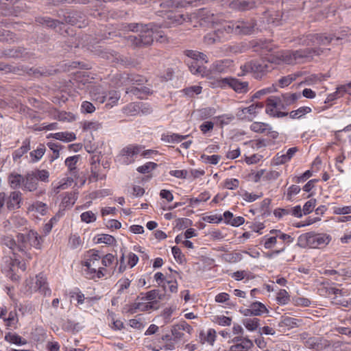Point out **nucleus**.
I'll return each mask as SVG.
<instances>
[{"label":"nucleus","instance_id":"f257e3e1","mask_svg":"<svg viewBox=\"0 0 351 351\" xmlns=\"http://www.w3.org/2000/svg\"><path fill=\"white\" fill-rule=\"evenodd\" d=\"M154 26L153 23H131L122 24L120 29L137 33V35L128 36L125 39L132 49H139L149 47L153 43Z\"/></svg>","mask_w":351,"mask_h":351},{"label":"nucleus","instance_id":"f03ea898","mask_svg":"<svg viewBox=\"0 0 351 351\" xmlns=\"http://www.w3.org/2000/svg\"><path fill=\"white\" fill-rule=\"evenodd\" d=\"M23 231L24 232L18 233L16 236L17 239V250L22 252L28 259H31L32 256L28 251L32 247L40 249L42 237L38 235L37 232L33 230L25 228Z\"/></svg>","mask_w":351,"mask_h":351},{"label":"nucleus","instance_id":"7ed1b4c3","mask_svg":"<svg viewBox=\"0 0 351 351\" xmlns=\"http://www.w3.org/2000/svg\"><path fill=\"white\" fill-rule=\"evenodd\" d=\"M323 52L321 48H306L295 51H289L285 53L284 61L289 64L303 62L304 58H312L313 55L319 56Z\"/></svg>","mask_w":351,"mask_h":351},{"label":"nucleus","instance_id":"20e7f679","mask_svg":"<svg viewBox=\"0 0 351 351\" xmlns=\"http://www.w3.org/2000/svg\"><path fill=\"white\" fill-rule=\"evenodd\" d=\"M157 14L162 18V23L159 25L160 27L169 28L171 26H176L182 24L185 20V16L174 10H159Z\"/></svg>","mask_w":351,"mask_h":351},{"label":"nucleus","instance_id":"39448f33","mask_svg":"<svg viewBox=\"0 0 351 351\" xmlns=\"http://www.w3.org/2000/svg\"><path fill=\"white\" fill-rule=\"evenodd\" d=\"M332 40V38L330 36H323L321 34H308L300 38L299 44L303 46L314 47L313 48H317V47L329 44Z\"/></svg>","mask_w":351,"mask_h":351},{"label":"nucleus","instance_id":"423d86ee","mask_svg":"<svg viewBox=\"0 0 351 351\" xmlns=\"http://www.w3.org/2000/svg\"><path fill=\"white\" fill-rule=\"evenodd\" d=\"M219 83L221 87L228 86L238 93H246L249 91V83L242 82L236 77L221 78Z\"/></svg>","mask_w":351,"mask_h":351},{"label":"nucleus","instance_id":"0eeeda50","mask_svg":"<svg viewBox=\"0 0 351 351\" xmlns=\"http://www.w3.org/2000/svg\"><path fill=\"white\" fill-rule=\"evenodd\" d=\"M236 23V35H250L254 32L256 26V20H239Z\"/></svg>","mask_w":351,"mask_h":351},{"label":"nucleus","instance_id":"6e6552de","mask_svg":"<svg viewBox=\"0 0 351 351\" xmlns=\"http://www.w3.org/2000/svg\"><path fill=\"white\" fill-rule=\"evenodd\" d=\"M86 16L80 11L73 10L66 12L64 14L63 23L70 24L71 25H78L79 27L84 24Z\"/></svg>","mask_w":351,"mask_h":351},{"label":"nucleus","instance_id":"1a4fd4ad","mask_svg":"<svg viewBox=\"0 0 351 351\" xmlns=\"http://www.w3.org/2000/svg\"><path fill=\"white\" fill-rule=\"evenodd\" d=\"M6 209L9 211L21 208L22 203V193L19 191H14L6 195Z\"/></svg>","mask_w":351,"mask_h":351},{"label":"nucleus","instance_id":"9d476101","mask_svg":"<svg viewBox=\"0 0 351 351\" xmlns=\"http://www.w3.org/2000/svg\"><path fill=\"white\" fill-rule=\"evenodd\" d=\"M192 330V327L185 321L180 322L172 327L171 333L173 341L176 342L184 338V333L183 331H186L187 333L190 334Z\"/></svg>","mask_w":351,"mask_h":351},{"label":"nucleus","instance_id":"9b49d317","mask_svg":"<svg viewBox=\"0 0 351 351\" xmlns=\"http://www.w3.org/2000/svg\"><path fill=\"white\" fill-rule=\"evenodd\" d=\"M232 341L234 344L230 346V351H247L253 346L251 340L242 336L234 337Z\"/></svg>","mask_w":351,"mask_h":351},{"label":"nucleus","instance_id":"f8f14e48","mask_svg":"<svg viewBox=\"0 0 351 351\" xmlns=\"http://www.w3.org/2000/svg\"><path fill=\"white\" fill-rule=\"evenodd\" d=\"M230 9L239 12H245L256 7L253 0H234L229 3Z\"/></svg>","mask_w":351,"mask_h":351},{"label":"nucleus","instance_id":"ddd939ff","mask_svg":"<svg viewBox=\"0 0 351 351\" xmlns=\"http://www.w3.org/2000/svg\"><path fill=\"white\" fill-rule=\"evenodd\" d=\"M252 47L256 52H259L262 55H267L268 53L274 51V45L269 41L258 40L252 43Z\"/></svg>","mask_w":351,"mask_h":351},{"label":"nucleus","instance_id":"4468645a","mask_svg":"<svg viewBox=\"0 0 351 351\" xmlns=\"http://www.w3.org/2000/svg\"><path fill=\"white\" fill-rule=\"evenodd\" d=\"M35 21L40 24V25H45L47 27H49V28H51V29H56V28H59L58 30H57L58 32H60V34H62L60 32L61 29H62V25L64 24L63 22H60V21L58 20H56V19H51L50 17H48V16H38V17H36L35 19Z\"/></svg>","mask_w":351,"mask_h":351},{"label":"nucleus","instance_id":"2eb2a0df","mask_svg":"<svg viewBox=\"0 0 351 351\" xmlns=\"http://www.w3.org/2000/svg\"><path fill=\"white\" fill-rule=\"evenodd\" d=\"M2 53L6 58H27L29 57V53L25 48L21 47L5 49Z\"/></svg>","mask_w":351,"mask_h":351},{"label":"nucleus","instance_id":"dca6fc26","mask_svg":"<svg viewBox=\"0 0 351 351\" xmlns=\"http://www.w3.org/2000/svg\"><path fill=\"white\" fill-rule=\"evenodd\" d=\"M305 345L308 348L315 349L316 350H321L328 346L326 340H323L321 338L315 337L308 338L306 341Z\"/></svg>","mask_w":351,"mask_h":351},{"label":"nucleus","instance_id":"f3484780","mask_svg":"<svg viewBox=\"0 0 351 351\" xmlns=\"http://www.w3.org/2000/svg\"><path fill=\"white\" fill-rule=\"evenodd\" d=\"M308 241L309 247L312 248H317L328 243V237L313 232H310V239Z\"/></svg>","mask_w":351,"mask_h":351},{"label":"nucleus","instance_id":"a211bd4d","mask_svg":"<svg viewBox=\"0 0 351 351\" xmlns=\"http://www.w3.org/2000/svg\"><path fill=\"white\" fill-rule=\"evenodd\" d=\"M252 73L254 78L261 79L267 73L268 65L267 64L258 63L256 61H252Z\"/></svg>","mask_w":351,"mask_h":351},{"label":"nucleus","instance_id":"6ab92c4d","mask_svg":"<svg viewBox=\"0 0 351 351\" xmlns=\"http://www.w3.org/2000/svg\"><path fill=\"white\" fill-rule=\"evenodd\" d=\"M121 79L123 80L122 83L128 84L131 83L132 84H143L145 81V77L141 75L136 74H128L123 73L121 75Z\"/></svg>","mask_w":351,"mask_h":351},{"label":"nucleus","instance_id":"aec40b11","mask_svg":"<svg viewBox=\"0 0 351 351\" xmlns=\"http://www.w3.org/2000/svg\"><path fill=\"white\" fill-rule=\"evenodd\" d=\"M36 285L39 291L41 292L43 295H46L47 294H51V290L48 287L46 278L43 274H39L36 276Z\"/></svg>","mask_w":351,"mask_h":351},{"label":"nucleus","instance_id":"412c9836","mask_svg":"<svg viewBox=\"0 0 351 351\" xmlns=\"http://www.w3.org/2000/svg\"><path fill=\"white\" fill-rule=\"evenodd\" d=\"M23 184L24 188L29 191H34L37 189L38 182L32 172L25 176V178H23Z\"/></svg>","mask_w":351,"mask_h":351},{"label":"nucleus","instance_id":"4be33fe9","mask_svg":"<svg viewBox=\"0 0 351 351\" xmlns=\"http://www.w3.org/2000/svg\"><path fill=\"white\" fill-rule=\"evenodd\" d=\"M232 63V60L229 59L217 60L213 64L211 70L217 73H223L227 68L231 66Z\"/></svg>","mask_w":351,"mask_h":351},{"label":"nucleus","instance_id":"5701e85b","mask_svg":"<svg viewBox=\"0 0 351 351\" xmlns=\"http://www.w3.org/2000/svg\"><path fill=\"white\" fill-rule=\"evenodd\" d=\"M300 322V320L289 316H282L281 321L278 324V326L282 329L285 327L292 328L298 327L299 326L298 322Z\"/></svg>","mask_w":351,"mask_h":351},{"label":"nucleus","instance_id":"b1692460","mask_svg":"<svg viewBox=\"0 0 351 351\" xmlns=\"http://www.w3.org/2000/svg\"><path fill=\"white\" fill-rule=\"evenodd\" d=\"M197 16L201 21L206 23H215L216 16L214 14L210 13V11L206 9H201L198 11Z\"/></svg>","mask_w":351,"mask_h":351},{"label":"nucleus","instance_id":"393cba45","mask_svg":"<svg viewBox=\"0 0 351 351\" xmlns=\"http://www.w3.org/2000/svg\"><path fill=\"white\" fill-rule=\"evenodd\" d=\"M301 97L300 93H286L282 95V108H285V106H291L298 99Z\"/></svg>","mask_w":351,"mask_h":351},{"label":"nucleus","instance_id":"a878e982","mask_svg":"<svg viewBox=\"0 0 351 351\" xmlns=\"http://www.w3.org/2000/svg\"><path fill=\"white\" fill-rule=\"evenodd\" d=\"M23 177L19 173H12L8 176V181L12 189H16L23 184Z\"/></svg>","mask_w":351,"mask_h":351},{"label":"nucleus","instance_id":"bb28decb","mask_svg":"<svg viewBox=\"0 0 351 351\" xmlns=\"http://www.w3.org/2000/svg\"><path fill=\"white\" fill-rule=\"evenodd\" d=\"M51 136L57 140L65 141V142H71L74 141L76 138V136L73 132H57L55 134H51Z\"/></svg>","mask_w":351,"mask_h":351},{"label":"nucleus","instance_id":"cd10ccee","mask_svg":"<svg viewBox=\"0 0 351 351\" xmlns=\"http://www.w3.org/2000/svg\"><path fill=\"white\" fill-rule=\"evenodd\" d=\"M5 340L16 345H25L27 341L15 333L8 332L5 336Z\"/></svg>","mask_w":351,"mask_h":351},{"label":"nucleus","instance_id":"c85d7f7f","mask_svg":"<svg viewBox=\"0 0 351 351\" xmlns=\"http://www.w3.org/2000/svg\"><path fill=\"white\" fill-rule=\"evenodd\" d=\"M30 149V142L26 139L23 142V145L18 149H16L13 154V159L16 160L19 159L23 154L27 153Z\"/></svg>","mask_w":351,"mask_h":351},{"label":"nucleus","instance_id":"c756f323","mask_svg":"<svg viewBox=\"0 0 351 351\" xmlns=\"http://www.w3.org/2000/svg\"><path fill=\"white\" fill-rule=\"evenodd\" d=\"M250 307L252 308V314L255 316H258L263 314V313H267L268 310L265 307V306L260 302H253Z\"/></svg>","mask_w":351,"mask_h":351},{"label":"nucleus","instance_id":"7c9ffc66","mask_svg":"<svg viewBox=\"0 0 351 351\" xmlns=\"http://www.w3.org/2000/svg\"><path fill=\"white\" fill-rule=\"evenodd\" d=\"M259 321L258 318H246L243 319V324L247 330L254 331L258 328Z\"/></svg>","mask_w":351,"mask_h":351},{"label":"nucleus","instance_id":"2f4dec72","mask_svg":"<svg viewBox=\"0 0 351 351\" xmlns=\"http://www.w3.org/2000/svg\"><path fill=\"white\" fill-rule=\"evenodd\" d=\"M142 104L131 103L124 108V113L128 116H133L141 110Z\"/></svg>","mask_w":351,"mask_h":351},{"label":"nucleus","instance_id":"473e14b6","mask_svg":"<svg viewBox=\"0 0 351 351\" xmlns=\"http://www.w3.org/2000/svg\"><path fill=\"white\" fill-rule=\"evenodd\" d=\"M47 147L53 151V155L51 156L50 161L53 162L54 160L59 157V149H62L63 146L59 143L49 142L47 143Z\"/></svg>","mask_w":351,"mask_h":351},{"label":"nucleus","instance_id":"72a5a7b5","mask_svg":"<svg viewBox=\"0 0 351 351\" xmlns=\"http://www.w3.org/2000/svg\"><path fill=\"white\" fill-rule=\"evenodd\" d=\"M156 298H158V300H162L163 295L160 294L159 290L153 289V290H151V291L147 292L145 293V297L141 298V300L146 299L147 300H151V302H152V301H155Z\"/></svg>","mask_w":351,"mask_h":351},{"label":"nucleus","instance_id":"f704fd0d","mask_svg":"<svg viewBox=\"0 0 351 351\" xmlns=\"http://www.w3.org/2000/svg\"><path fill=\"white\" fill-rule=\"evenodd\" d=\"M45 152V147L44 145L40 146L36 149L30 152V156L33 162H36L40 159Z\"/></svg>","mask_w":351,"mask_h":351},{"label":"nucleus","instance_id":"c9c22d12","mask_svg":"<svg viewBox=\"0 0 351 351\" xmlns=\"http://www.w3.org/2000/svg\"><path fill=\"white\" fill-rule=\"evenodd\" d=\"M311 112V108L309 107H301L296 110H293L289 113L291 119H296Z\"/></svg>","mask_w":351,"mask_h":351},{"label":"nucleus","instance_id":"e433bc0d","mask_svg":"<svg viewBox=\"0 0 351 351\" xmlns=\"http://www.w3.org/2000/svg\"><path fill=\"white\" fill-rule=\"evenodd\" d=\"M300 75L299 73H297V74H292V75H289L287 76H285V77H282V78H280L278 81L279 82V85L281 86V87H285V86H289L292 82H293L294 80H295V79L297 78V77L300 76Z\"/></svg>","mask_w":351,"mask_h":351},{"label":"nucleus","instance_id":"4c0bfd02","mask_svg":"<svg viewBox=\"0 0 351 351\" xmlns=\"http://www.w3.org/2000/svg\"><path fill=\"white\" fill-rule=\"evenodd\" d=\"M115 59L117 60V62L121 64L123 66H134V60L130 57L124 56L122 55H118L117 56L115 57Z\"/></svg>","mask_w":351,"mask_h":351},{"label":"nucleus","instance_id":"58836bf2","mask_svg":"<svg viewBox=\"0 0 351 351\" xmlns=\"http://www.w3.org/2000/svg\"><path fill=\"white\" fill-rule=\"evenodd\" d=\"M158 165L153 162H148L145 165L137 168V171L141 173H149L150 170L155 169Z\"/></svg>","mask_w":351,"mask_h":351},{"label":"nucleus","instance_id":"ea45409f","mask_svg":"<svg viewBox=\"0 0 351 351\" xmlns=\"http://www.w3.org/2000/svg\"><path fill=\"white\" fill-rule=\"evenodd\" d=\"M268 125L264 123L261 122H254L253 123L251 126L250 129L255 132L258 133H263L268 129Z\"/></svg>","mask_w":351,"mask_h":351},{"label":"nucleus","instance_id":"a19ab883","mask_svg":"<svg viewBox=\"0 0 351 351\" xmlns=\"http://www.w3.org/2000/svg\"><path fill=\"white\" fill-rule=\"evenodd\" d=\"M1 242L3 245L8 246L13 251H14L16 249L17 250V239L14 240L11 237H4L1 239Z\"/></svg>","mask_w":351,"mask_h":351},{"label":"nucleus","instance_id":"79ce46f5","mask_svg":"<svg viewBox=\"0 0 351 351\" xmlns=\"http://www.w3.org/2000/svg\"><path fill=\"white\" fill-rule=\"evenodd\" d=\"M96 243H104L107 245H113L114 243H116V239L114 237L110 234H103L100 238L97 239Z\"/></svg>","mask_w":351,"mask_h":351},{"label":"nucleus","instance_id":"37998d69","mask_svg":"<svg viewBox=\"0 0 351 351\" xmlns=\"http://www.w3.org/2000/svg\"><path fill=\"white\" fill-rule=\"evenodd\" d=\"M4 322L7 326H12L18 322L17 313L16 311H12L9 313L8 318H4Z\"/></svg>","mask_w":351,"mask_h":351},{"label":"nucleus","instance_id":"c03bdc74","mask_svg":"<svg viewBox=\"0 0 351 351\" xmlns=\"http://www.w3.org/2000/svg\"><path fill=\"white\" fill-rule=\"evenodd\" d=\"M80 158L79 155L69 157L65 160V165L68 167L70 171H73L75 169V165Z\"/></svg>","mask_w":351,"mask_h":351},{"label":"nucleus","instance_id":"a18cd8bd","mask_svg":"<svg viewBox=\"0 0 351 351\" xmlns=\"http://www.w3.org/2000/svg\"><path fill=\"white\" fill-rule=\"evenodd\" d=\"M217 36L214 33V32L208 33L204 37V41L207 45H213L217 43H219V39L217 38Z\"/></svg>","mask_w":351,"mask_h":351},{"label":"nucleus","instance_id":"49530a36","mask_svg":"<svg viewBox=\"0 0 351 351\" xmlns=\"http://www.w3.org/2000/svg\"><path fill=\"white\" fill-rule=\"evenodd\" d=\"M0 71H5L6 73H16L19 72L21 71V69L18 66H14L10 64L0 62Z\"/></svg>","mask_w":351,"mask_h":351},{"label":"nucleus","instance_id":"de8ad7c7","mask_svg":"<svg viewBox=\"0 0 351 351\" xmlns=\"http://www.w3.org/2000/svg\"><path fill=\"white\" fill-rule=\"evenodd\" d=\"M202 86H193L189 88H186L183 90L185 95L193 97L194 95H198L202 91Z\"/></svg>","mask_w":351,"mask_h":351},{"label":"nucleus","instance_id":"09e8293b","mask_svg":"<svg viewBox=\"0 0 351 351\" xmlns=\"http://www.w3.org/2000/svg\"><path fill=\"white\" fill-rule=\"evenodd\" d=\"M276 299L279 303L285 304L289 300V295L286 290L280 289Z\"/></svg>","mask_w":351,"mask_h":351},{"label":"nucleus","instance_id":"8fccbe9b","mask_svg":"<svg viewBox=\"0 0 351 351\" xmlns=\"http://www.w3.org/2000/svg\"><path fill=\"white\" fill-rule=\"evenodd\" d=\"M36 178V180H40L43 182L48 181L49 172L47 170H36L32 172Z\"/></svg>","mask_w":351,"mask_h":351},{"label":"nucleus","instance_id":"3c124183","mask_svg":"<svg viewBox=\"0 0 351 351\" xmlns=\"http://www.w3.org/2000/svg\"><path fill=\"white\" fill-rule=\"evenodd\" d=\"M309 239L310 232L300 235L298 239V245L301 247H305L307 245L309 246Z\"/></svg>","mask_w":351,"mask_h":351},{"label":"nucleus","instance_id":"603ef678","mask_svg":"<svg viewBox=\"0 0 351 351\" xmlns=\"http://www.w3.org/2000/svg\"><path fill=\"white\" fill-rule=\"evenodd\" d=\"M77 199L75 193H68L62 199V204H65L66 206H72Z\"/></svg>","mask_w":351,"mask_h":351},{"label":"nucleus","instance_id":"864d4df0","mask_svg":"<svg viewBox=\"0 0 351 351\" xmlns=\"http://www.w3.org/2000/svg\"><path fill=\"white\" fill-rule=\"evenodd\" d=\"M271 204V199L269 198L265 199L261 205V211L262 215H269L270 214L269 205Z\"/></svg>","mask_w":351,"mask_h":351},{"label":"nucleus","instance_id":"5fc2aeb1","mask_svg":"<svg viewBox=\"0 0 351 351\" xmlns=\"http://www.w3.org/2000/svg\"><path fill=\"white\" fill-rule=\"evenodd\" d=\"M81 219L86 223H90L96 220V216L91 211H87L82 213Z\"/></svg>","mask_w":351,"mask_h":351},{"label":"nucleus","instance_id":"6e6d98bb","mask_svg":"<svg viewBox=\"0 0 351 351\" xmlns=\"http://www.w3.org/2000/svg\"><path fill=\"white\" fill-rule=\"evenodd\" d=\"M315 202L316 200L315 199H311L305 203L303 207V211L304 215L309 214L313 211L315 206Z\"/></svg>","mask_w":351,"mask_h":351},{"label":"nucleus","instance_id":"4d7b16f0","mask_svg":"<svg viewBox=\"0 0 351 351\" xmlns=\"http://www.w3.org/2000/svg\"><path fill=\"white\" fill-rule=\"evenodd\" d=\"M13 39V33L8 30H0V40L3 42H8Z\"/></svg>","mask_w":351,"mask_h":351},{"label":"nucleus","instance_id":"13d9d810","mask_svg":"<svg viewBox=\"0 0 351 351\" xmlns=\"http://www.w3.org/2000/svg\"><path fill=\"white\" fill-rule=\"evenodd\" d=\"M241 73L238 74L239 76H243L247 73H252V70H253L252 61L247 62L241 66Z\"/></svg>","mask_w":351,"mask_h":351},{"label":"nucleus","instance_id":"bf43d9fd","mask_svg":"<svg viewBox=\"0 0 351 351\" xmlns=\"http://www.w3.org/2000/svg\"><path fill=\"white\" fill-rule=\"evenodd\" d=\"M190 71L193 74L202 73L203 68L197 64V62L192 61L191 64L189 65Z\"/></svg>","mask_w":351,"mask_h":351},{"label":"nucleus","instance_id":"052dcab7","mask_svg":"<svg viewBox=\"0 0 351 351\" xmlns=\"http://www.w3.org/2000/svg\"><path fill=\"white\" fill-rule=\"evenodd\" d=\"M236 23L235 22H229L228 24L225 25L223 28V33L226 32L227 34H236Z\"/></svg>","mask_w":351,"mask_h":351},{"label":"nucleus","instance_id":"680f3d73","mask_svg":"<svg viewBox=\"0 0 351 351\" xmlns=\"http://www.w3.org/2000/svg\"><path fill=\"white\" fill-rule=\"evenodd\" d=\"M172 254L177 261L180 263L182 262V258H184V255L182 254L180 249L177 246H173L171 249Z\"/></svg>","mask_w":351,"mask_h":351},{"label":"nucleus","instance_id":"e2e57ef3","mask_svg":"<svg viewBox=\"0 0 351 351\" xmlns=\"http://www.w3.org/2000/svg\"><path fill=\"white\" fill-rule=\"evenodd\" d=\"M78 324H75L71 320H67L63 325V329L67 331L77 330Z\"/></svg>","mask_w":351,"mask_h":351},{"label":"nucleus","instance_id":"0e129e2a","mask_svg":"<svg viewBox=\"0 0 351 351\" xmlns=\"http://www.w3.org/2000/svg\"><path fill=\"white\" fill-rule=\"evenodd\" d=\"M158 302L157 300L143 303V306L141 307V311H146L151 309H156L157 307L156 306L158 304Z\"/></svg>","mask_w":351,"mask_h":351},{"label":"nucleus","instance_id":"69168bd1","mask_svg":"<svg viewBox=\"0 0 351 351\" xmlns=\"http://www.w3.org/2000/svg\"><path fill=\"white\" fill-rule=\"evenodd\" d=\"M82 108L86 113H92L95 110V108L93 104L87 101L82 103Z\"/></svg>","mask_w":351,"mask_h":351},{"label":"nucleus","instance_id":"338daca9","mask_svg":"<svg viewBox=\"0 0 351 351\" xmlns=\"http://www.w3.org/2000/svg\"><path fill=\"white\" fill-rule=\"evenodd\" d=\"M334 213L336 215H345L351 213V206L335 208Z\"/></svg>","mask_w":351,"mask_h":351},{"label":"nucleus","instance_id":"774afa93","mask_svg":"<svg viewBox=\"0 0 351 351\" xmlns=\"http://www.w3.org/2000/svg\"><path fill=\"white\" fill-rule=\"evenodd\" d=\"M239 180L237 179L227 180L225 182V186L228 189H234L239 186Z\"/></svg>","mask_w":351,"mask_h":351}]
</instances>
